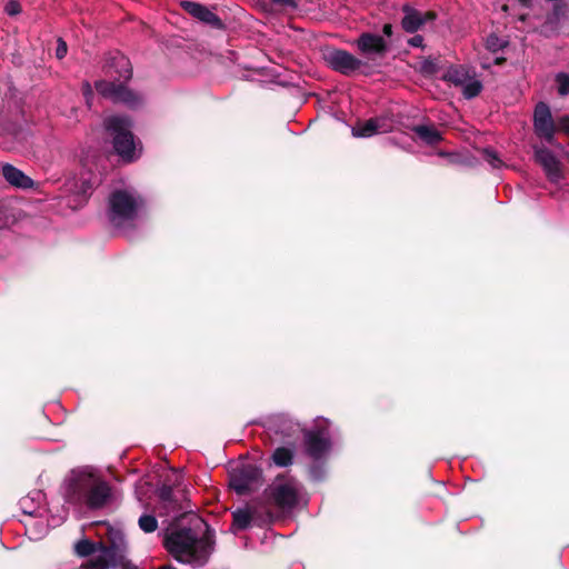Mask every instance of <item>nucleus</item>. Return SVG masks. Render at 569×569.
Segmentation results:
<instances>
[{
    "instance_id": "nucleus-3",
    "label": "nucleus",
    "mask_w": 569,
    "mask_h": 569,
    "mask_svg": "<svg viewBox=\"0 0 569 569\" xmlns=\"http://www.w3.org/2000/svg\"><path fill=\"white\" fill-rule=\"evenodd\" d=\"M266 515L268 523L273 521L271 507L279 511H291L299 502L298 488L293 479L278 476L268 485L261 497L256 501Z\"/></svg>"
},
{
    "instance_id": "nucleus-20",
    "label": "nucleus",
    "mask_w": 569,
    "mask_h": 569,
    "mask_svg": "<svg viewBox=\"0 0 569 569\" xmlns=\"http://www.w3.org/2000/svg\"><path fill=\"white\" fill-rule=\"evenodd\" d=\"M412 131L427 144L435 146L442 140L441 132L432 126L419 124Z\"/></svg>"
},
{
    "instance_id": "nucleus-10",
    "label": "nucleus",
    "mask_w": 569,
    "mask_h": 569,
    "mask_svg": "<svg viewBox=\"0 0 569 569\" xmlns=\"http://www.w3.org/2000/svg\"><path fill=\"white\" fill-rule=\"evenodd\" d=\"M109 545H104L102 542L98 543V550L101 555L88 562L91 565V568L96 567L97 569H108L110 567H117V559L119 558L124 545L123 537L117 533L114 537L109 538Z\"/></svg>"
},
{
    "instance_id": "nucleus-22",
    "label": "nucleus",
    "mask_w": 569,
    "mask_h": 569,
    "mask_svg": "<svg viewBox=\"0 0 569 569\" xmlns=\"http://www.w3.org/2000/svg\"><path fill=\"white\" fill-rule=\"evenodd\" d=\"M469 79L470 74L462 66L450 67L443 76L445 81L450 82L456 87L465 84Z\"/></svg>"
},
{
    "instance_id": "nucleus-8",
    "label": "nucleus",
    "mask_w": 569,
    "mask_h": 569,
    "mask_svg": "<svg viewBox=\"0 0 569 569\" xmlns=\"http://www.w3.org/2000/svg\"><path fill=\"white\" fill-rule=\"evenodd\" d=\"M532 126L535 134L552 144L556 134V121L552 118L551 109L548 103L540 101L535 106L532 114Z\"/></svg>"
},
{
    "instance_id": "nucleus-19",
    "label": "nucleus",
    "mask_w": 569,
    "mask_h": 569,
    "mask_svg": "<svg viewBox=\"0 0 569 569\" xmlns=\"http://www.w3.org/2000/svg\"><path fill=\"white\" fill-rule=\"evenodd\" d=\"M382 120L370 118L366 121H358L352 127V136L357 138H369L382 131Z\"/></svg>"
},
{
    "instance_id": "nucleus-17",
    "label": "nucleus",
    "mask_w": 569,
    "mask_h": 569,
    "mask_svg": "<svg viewBox=\"0 0 569 569\" xmlns=\"http://www.w3.org/2000/svg\"><path fill=\"white\" fill-rule=\"evenodd\" d=\"M126 83L123 80L120 81H109V80H98L94 82V88L99 94L103 98L117 103L120 94L122 93V89H124Z\"/></svg>"
},
{
    "instance_id": "nucleus-27",
    "label": "nucleus",
    "mask_w": 569,
    "mask_h": 569,
    "mask_svg": "<svg viewBox=\"0 0 569 569\" xmlns=\"http://www.w3.org/2000/svg\"><path fill=\"white\" fill-rule=\"evenodd\" d=\"M182 499L187 501L186 496L183 492L174 493L173 497L170 499V501H167L164 505H162L163 509L169 511H181L184 509L182 505Z\"/></svg>"
},
{
    "instance_id": "nucleus-21",
    "label": "nucleus",
    "mask_w": 569,
    "mask_h": 569,
    "mask_svg": "<svg viewBox=\"0 0 569 569\" xmlns=\"http://www.w3.org/2000/svg\"><path fill=\"white\" fill-rule=\"evenodd\" d=\"M143 97L127 86L122 89V93L117 101V103H122L133 110L140 109L143 106Z\"/></svg>"
},
{
    "instance_id": "nucleus-37",
    "label": "nucleus",
    "mask_w": 569,
    "mask_h": 569,
    "mask_svg": "<svg viewBox=\"0 0 569 569\" xmlns=\"http://www.w3.org/2000/svg\"><path fill=\"white\" fill-rule=\"evenodd\" d=\"M270 1L280 8H291V9L297 8V3L295 0H270Z\"/></svg>"
},
{
    "instance_id": "nucleus-6",
    "label": "nucleus",
    "mask_w": 569,
    "mask_h": 569,
    "mask_svg": "<svg viewBox=\"0 0 569 569\" xmlns=\"http://www.w3.org/2000/svg\"><path fill=\"white\" fill-rule=\"evenodd\" d=\"M329 427L328 419L318 417L312 428L302 430L305 451L316 461L321 460L331 449Z\"/></svg>"
},
{
    "instance_id": "nucleus-26",
    "label": "nucleus",
    "mask_w": 569,
    "mask_h": 569,
    "mask_svg": "<svg viewBox=\"0 0 569 569\" xmlns=\"http://www.w3.org/2000/svg\"><path fill=\"white\" fill-rule=\"evenodd\" d=\"M139 528L146 533H152L158 529V520L152 515H142L138 520Z\"/></svg>"
},
{
    "instance_id": "nucleus-16",
    "label": "nucleus",
    "mask_w": 569,
    "mask_h": 569,
    "mask_svg": "<svg viewBox=\"0 0 569 569\" xmlns=\"http://www.w3.org/2000/svg\"><path fill=\"white\" fill-rule=\"evenodd\" d=\"M1 171L3 178L13 187L21 189H30L33 187V180L10 163L3 164Z\"/></svg>"
},
{
    "instance_id": "nucleus-31",
    "label": "nucleus",
    "mask_w": 569,
    "mask_h": 569,
    "mask_svg": "<svg viewBox=\"0 0 569 569\" xmlns=\"http://www.w3.org/2000/svg\"><path fill=\"white\" fill-rule=\"evenodd\" d=\"M174 493L176 492L173 491V488L169 485H162L158 489V497L162 505H164L167 501H170Z\"/></svg>"
},
{
    "instance_id": "nucleus-42",
    "label": "nucleus",
    "mask_w": 569,
    "mask_h": 569,
    "mask_svg": "<svg viewBox=\"0 0 569 569\" xmlns=\"http://www.w3.org/2000/svg\"><path fill=\"white\" fill-rule=\"evenodd\" d=\"M518 2L525 7V8H531L532 7V0H518Z\"/></svg>"
},
{
    "instance_id": "nucleus-35",
    "label": "nucleus",
    "mask_w": 569,
    "mask_h": 569,
    "mask_svg": "<svg viewBox=\"0 0 569 569\" xmlns=\"http://www.w3.org/2000/svg\"><path fill=\"white\" fill-rule=\"evenodd\" d=\"M68 46L67 42L60 37L57 39L56 58L61 60L67 56Z\"/></svg>"
},
{
    "instance_id": "nucleus-30",
    "label": "nucleus",
    "mask_w": 569,
    "mask_h": 569,
    "mask_svg": "<svg viewBox=\"0 0 569 569\" xmlns=\"http://www.w3.org/2000/svg\"><path fill=\"white\" fill-rule=\"evenodd\" d=\"M482 157L483 160L495 169H498L503 164L502 160L499 158V154L492 149H485L482 151Z\"/></svg>"
},
{
    "instance_id": "nucleus-15",
    "label": "nucleus",
    "mask_w": 569,
    "mask_h": 569,
    "mask_svg": "<svg viewBox=\"0 0 569 569\" xmlns=\"http://www.w3.org/2000/svg\"><path fill=\"white\" fill-rule=\"evenodd\" d=\"M260 505L253 506L252 508L247 509H237L232 512V529L233 530H246L251 526V522L254 520L259 526L268 522L266 520V515L263 517L260 512Z\"/></svg>"
},
{
    "instance_id": "nucleus-29",
    "label": "nucleus",
    "mask_w": 569,
    "mask_h": 569,
    "mask_svg": "<svg viewBox=\"0 0 569 569\" xmlns=\"http://www.w3.org/2000/svg\"><path fill=\"white\" fill-rule=\"evenodd\" d=\"M555 80L559 96L565 97L569 94V74L566 72H559Z\"/></svg>"
},
{
    "instance_id": "nucleus-2",
    "label": "nucleus",
    "mask_w": 569,
    "mask_h": 569,
    "mask_svg": "<svg viewBox=\"0 0 569 569\" xmlns=\"http://www.w3.org/2000/svg\"><path fill=\"white\" fill-rule=\"evenodd\" d=\"M64 483V500L89 510L104 508L112 496L109 482L84 470H72Z\"/></svg>"
},
{
    "instance_id": "nucleus-11",
    "label": "nucleus",
    "mask_w": 569,
    "mask_h": 569,
    "mask_svg": "<svg viewBox=\"0 0 569 569\" xmlns=\"http://www.w3.org/2000/svg\"><path fill=\"white\" fill-rule=\"evenodd\" d=\"M102 69L104 74L112 79L111 81L123 80L128 82L132 78L131 62L129 58L119 51L108 53Z\"/></svg>"
},
{
    "instance_id": "nucleus-34",
    "label": "nucleus",
    "mask_w": 569,
    "mask_h": 569,
    "mask_svg": "<svg viewBox=\"0 0 569 569\" xmlns=\"http://www.w3.org/2000/svg\"><path fill=\"white\" fill-rule=\"evenodd\" d=\"M561 131L569 134V116L563 114L556 120V132Z\"/></svg>"
},
{
    "instance_id": "nucleus-40",
    "label": "nucleus",
    "mask_w": 569,
    "mask_h": 569,
    "mask_svg": "<svg viewBox=\"0 0 569 569\" xmlns=\"http://www.w3.org/2000/svg\"><path fill=\"white\" fill-rule=\"evenodd\" d=\"M382 33L387 37H391L393 33V28L391 23H386L382 27Z\"/></svg>"
},
{
    "instance_id": "nucleus-12",
    "label": "nucleus",
    "mask_w": 569,
    "mask_h": 569,
    "mask_svg": "<svg viewBox=\"0 0 569 569\" xmlns=\"http://www.w3.org/2000/svg\"><path fill=\"white\" fill-rule=\"evenodd\" d=\"M355 44L358 51L369 60L382 59L389 51V46L383 37L371 32H362L356 39Z\"/></svg>"
},
{
    "instance_id": "nucleus-13",
    "label": "nucleus",
    "mask_w": 569,
    "mask_h": 569,
    "mask_svg": "<svg viewBox=\"0 0 569 569\" xmlns=\"http://www.w3.org/2000/svg\"><path fill=\"white\" fill-rule=\"evenodd\" d=\"M533 150L535 161L541 166L550 182L557 183L565 178L562 163L552 151L546 147H533Z\"/></svg>"
},
{
    "instance_id": "nucleus-23",
    "label": "nucleus",
    "mask_w": 569,
    "mask_h": 569,
    "mask_svg": "<svg viewBox=\"0 0 569 569\" xmlns=\"http://www.w3.org/2000/svg\"><path fill=\"white\" fill-rule=\"evenodd\" d=\"M295 451L289 447H278L274 449L271 460L277 467H289L293 463Z\"/></svg>"
},
{
    "instance_id": "nucleus-25",
    "label": "nucleus",
    "mask_w": 569,
    "mask_h": 569,
    "mask_svg": "<svg viewBox=\"0 0 569 569\" xmlns=\"http://www.w3.org/2000/svg\"><path fill=\"white\" fill-rule=\"evenodd\" d=\"M74 550L78 556L88 557L98 550V545L93 543L92 541H90L88 539H82L76 543Z\"/></svg>"
},
{
    "instance_id": "nucleus-14",
    "label": "nucleus",
    "mask_w": 569,
    "mask_h": 569,
    "mask_svg": "<svg viewBox=\"0 0 569 569\" xmlns=\"http://www.w3.org/2000/svg\"><path fill=\"white\" fill-rule=\"evenodd\" d=\"M181 9L187 12L192 18L210 26L217 30H224L226 24L223 21L207 6L191 1V0H182L180 2Z\"/></svg>"
},
{
    "instance_id": "nucleus-9",
    "label": "nucleus",
    "mask_w": 569,
    "mask_h": 569,
    "mask_svg": "<svg viewBox=\"0 0 569 569\" xmlns=\"http://www.w3.org/2000/svg\"><path fill=\"white\" fill-rule=\"evenodd\" d=\"M328 66L343 76H352L366 63L343 49H331L325 54Z\"/></svg>"
},
{
    "instance_id": "nucleus-39",
    "label": "nucleus",
    "mask_w": 569,
    "mask_h": 569,
    "mask_svg": "<svg viewBox=\"0 0 569 569\" xmlns=\"http://www.w3.org/2000/svg\"><path fill=\"white\" fill-rule=\"evenodd\" d=\"M421 19L423 24H426L427 22L435 21L437 19V13L432 10L426 11L423 13L421 12Z\"/></svg>"
},
{
    "instance_id": "nucleus-33",
    "label": "nucleus",
    "mask_w": 569,
    "mask_h": 569,
    "mask_svg": "<svg viewBox=\"0 0 569 569\" xmlns=\"http://www.w3.org/2000/svg\"><path fill=\"white\" fill-rule=\"evenodd\" d=\"M21 4L19 1L17 0H10L7 2L6 7H4V11L8 16H17L21 12Z\"/></svg>"
},
{
    "instance_id": "nucleus-32",
    "label": "nucleus",
    "mask_w": 569,
    "mask_h": 569,
    "mask_svg": "<svg viewBox=\"0 0 569 569\" xmlns=\"http://www.w3.org/2000/svg\"><path fill=\"white\" fill-rule=\"evenodd\" d=\"M117 567L121 569H139L137 565L126 558V543L122 547L121 553L117 559Z\"/></svg>"
},
{
    "instance_id": "nucleus-24",
    "label": "nucleus",
    "mask_w": 569,
    "mask_h": 569,
    "mask_svg": "<svg viewBox=\"0 0 569 569\" xmlns=\"http://www.w3.org/2000/svg\"><path fill=\"white\" fill-rule=\"evenodd\" d=\"M486 49L492 53L503 50L509 46V41L505 38L498 37L496 33H490L486 38Z\"/></svg>"
},
{
    "instance_id": "nucleus-28",
    "label": "nucleus",
    "mask_w": 569,
    "mask_h": 569,
    "mask_svg": "<svg viewBox=\"0 0 569 569\" xmlns=\"http://www.w3.org/2000/svg\"><path fill=\"white\" fill-rule=\"evenodd\" d=\"M482 88V83L479 80H472L463 87V97L466 99H473L480 94Z\"/></svg>"
},
{
    "instance_id": "nucleus-43",
    "label": "nucleus",
    "mask_w": 569,
    "mask_h": 569,
    "mask_svg": "<svg viewBox=\"0 0 569 569\" xmlns=\"http://www.w3.org/2000/svg\"><path fill=\"white\" fill-rule=\"evenodd\" d=\"M158 569H177V568L173 567L172 565L168 563V565L160 566Z\"/></svg>"
},
{
    "instance_id": "nucleus-7",
    "label": "nucleus",
    "mask_w": 569,
    "mask_h": 569,
    "mask_svg": "<svg viewBox=\"0 0 569 569\" xmlns=\"http://www.w3.org/2000/svg\"><path fill=\"white\" fill-rule=\"evenodd\" d=\"M262 481V470L256 465H244L231 472L229 487L236 493L243 496L253 491Z\"/></svg>"
},
{
    "instance_id": "nucleus-4",
    "label": "nucleus",
    "mask_w": 569,
    "mask_h": 569,
    "mask_svg": "<svg viewBox=\"0 0 569 569\" xmlns=\"http://www.w3.org/2000/svg\"><path fill=\"white\" fill-rule=\"evenodd\" d=\"M104 128L112 137L114 152L126 163L138 160L141 156V147L137 148V142L131 132L132 121L129 117L111 116L104 120Z\"/></svg>"
},
{
    "instance_id": "nucleus-18",
    "label": "nucleus",
    "mask_w": 569,
    "mask_h": 569,
    "mask_svg": "<svg viewBox=\"0 0 569 569\" xmlns=\"http://www.w3.org/2000/svg\"><path fill=\"white\" fill-rule=\"evenodd\" d=\"M401 11L403 12L401 27L406 32L415 33L423 26L421 12L411 7L409 3L403 4Z\"/></svg>"
},
{
    "instance_id": "nucleus-5",
    "label": "nucleus",
    "mask_w": 569,
    "mask_h": 569,
    "mask_svg": "<svg viewBox=\"0 0 569 569\" xmlns=\"http://www.w3.org/2000/svg\"><path fill=\"white\" fill-rule=\"evenodd\" d=\"M143 198L136 191L127 189L113 190L108 200L109 220L114 226L133 220L143 207Z\"/></svg>"
},
{
    "instance_id": "nucleus-1",
    "label": "nucleus",
    "mask_w": 569,
    "mask_h": 569,
    "mask_svg": "<svg viewBox=\"0 0 569 569\" xmlns=\"http://www.w3.org/2000/svg\"><path fill=\"white\" fill-rule=\"evenodd\" d=\"M163 547L178 562L200 568L214 551L216 532L194 512H182L168 528Z\"/></svg>"
},
{
    "instance_id": "nucleus-38",
    "label": "nucleus",
    "mask_w": 569,
    "mask_h": 569,
    "mask_svg": "<svg viewBox=\"0 0 569 569\" xmlns=\"http://www.w3.org/2000/svg\"><path fill=\"white\" fill-rule=\"evenodd\" d=\"M408 44L416 48H423V37L420 34H416L408 40Z\"/></svg>"
},
{
    "instance_id": "nucleus-36",
    "label": "nucleus",
    "mask_w": 569,
    "mask_h": 569,
    "mask_svg": "<svg viewBox=\"0 0 569 569\" xmlns=\"http://www.w3.org/2000/svg\"><path fill=\"white\" fill-rule=\"evenodd\" d=\"M421 71L428 74H435L437 72V64L431 58H427L422 61Z\"/></svg>"
},
{
    "instance_id": "nucleus-41",
    "label": "nucleus",
    "mask_w": 569,
    "mask_h": 569,
    "mask_svg": "<svg viewBox=\"0 0 569 569\" xmlns=\"http://www.w3.org/2000/svg\"><path fill=\"white\" fill-rule=\"evenodd\" d=\"M507 61V59L505 57H497L495 60H493V63L496 66H502L505 64Z\"/></svg>"
}]
</instances>
